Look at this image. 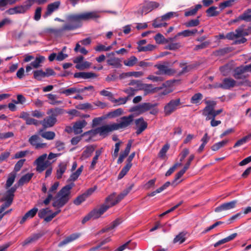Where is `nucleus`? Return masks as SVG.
<instances>
[{
  "mask_svg": "<svg viewBox=\"0 0 251 251\" xmlns=\"http://www.w3.org/2000/svg\"><path fill=\"white\" fill-rule=\"evenodd\" d=\"M79 90L75 87H71L67 89L60 90L59 93L65 94L67 96L79 92Z\"/></svg>",
  "mask_w": 251,
  "mask_h": 251,
  "instance_id": "44",
  "label": "nucleus"
},
{
  "mask_svg": "<svg viewBox=\"0 0 251 251\" xmlns=\"http://www.w3.org/2000/svg\"><path fill=\"white\" fill-rule=\"evenodd\" d=\"M155 105L151 104L150 103H143L139 105L134 106L132 108V111H137L140 113H144L152 107H153Z\"/></svg>",
  "mask_w": 251,
  "mask_h": 251,
  "instance_id": "16",
  "label": "nucleus"
},
{
  "mask_svg": "<svg viewBox=\"0 0 251 251\" xmlns=\"http://www.w3.org/2000/svg\"><path fill=\"white\" fill-rule=\"evenodd\" d=\"M180 99H176L171 100L164 106V112L165 115H170L175 111L181 105Z\"/></svg>",
  "mask_w": 251,
  "mask_h": 251,
  "instance_id": "7",
  "label": "nucleus"
},
{
  "mask_svg": "<svg viewBox=\"0 0 251 251\" xmlns=\"http://www.w3.org/2000/svg\"><path fill=\"white\" fill-rule=\"evenodd\" d=\"M131 189V187H129L125 190H124L122 193H121L118 196L116 195V200L117 203H119L122 200H123L125 197H126L130 191Z\"/></svg>",
  "mask_w": 251,
  "mask_h": 251,
  "instance_id": "49",
  "label": "nucleus"
},
{
  "mask_svg": "<svg viewBox=\"0 0 251 251\" xmlns=\"http://www.w3.org/2000/svg\"><path fill=\"white\" fill-rule=\"evenodd\" d=\"M228 142V141L227 140H224L216 143L211 147V150L213 151H217L221 148L224 147Z\"/></svg>",
  "mask_w": 251,
  "mask_h": 251,
  "instance_id": "46",
  "label": "nucleus"
},
{
  "mask_svg": "<svg viewBox=\"0 0 251 251\" xmlns=\"http://www.w3.org/2000/svg\"><path fill=\"white\" fill-rule=\"evenodd\" d=\"M34 78L38 80H41L43 78L45 77L44 72L42 70H36L33 72Z\"/></svg>",
  "mask_w": 251,
  "mask_h": 251,
  "instance_id": "59",
  "label": "nucleus"
},
{
  "mask_svg": "<svg viewBox=\"0 0 251 251\" xmlns=\"http://www.w3.org/2000/svg\"><path fill=\"white\" fill-rule=\"evenodd\" d=\"M135 124L136 126V133L137 135L141 134L147 128L148 124L142 118L136 119L135 121Z\"/></svg>",
  "mask_w": 251,
  "mask_h": 251,
  "instance_id": "15",
  "label": "nucleus"
},
{
  "mask_svg": "<svg viewBox=\"0 0 251 251\" xmlns=\"http://www.w3.org/2000/svg\"><path fill=\"white\" fill-rule=\"evenodd\" d=\"M80 236V233H75L67 237L64 240L60 242L58 244V247H61L71 242L75 241Z\"/></svg>",
  "mask_w": 251,
  "mask_h": 251,
  "instance_id": "24",
  "label": "nucleus"
},
{
  "mask_svg": "<svg viewBox=\"0 0 251 251\" xmlns=\"http://www.w3.org/2000/svg\"><path fill=\"white\" fill-rule=\"evenodd\" d=\"M138 59L134 56H131L129 58L124 61L125 65L128 67H132L137 62Z\"/></svg>",
  "mask_w": 251,
  "mask_h": 251,
  "instance_id": "42",
  "label": "nucleus"
},
{
  "mask_svg": "<svg viewBox=\"0 0 251 251\" xmlns=\"http://www.w3.org/2000/svg\"><path fill=\"white\" fill-rule=\"evenodd\" d=\"M41 138L38 135L31 136L28 140L29 143L36 149H44L47 147L46 143H40Z\"/></svg>",
  "mask_w": 251,
  "mask_h": 251,
  "instance_id": "10",
  "label": "nucleus"
},
{
  "mask_svg": "<svg viewBox=\"0 0 251 251\" xmlns=\"http://www.w3.org/2000/svg\"><path fill=\"white\" fill-rule=\"evenodd\" d=\"M91 63L88 61H85L80 64H77L75 66V68L78 70H82L85 69L90 68Z\"/></svg>",
  "mask_w": 251,
  "mask_h": 251,
  "instance_id": "64",
  "label": "nucleus"
},
{
  "mask_svg": "<svg viewBox=\"0 0 251 251\" xmlns=\"http://www.w3.org/2000/svg\"><path fill=\"white\" fill-rule=\"evenodd\" d=\"M202 6L201 4H197L194 7H191L190 8L187 9L185 11V16L186 17L194 16L196 15L197 11L201 8Z\"/></svg>",
  "mask_w": 251,
  "mask_h": 251,
  "instance_id": "32",
  "label": "nucleus"
},
{
  "mask_svg": "<svg viewBox=\"0 0 251 251\" xmlns=\"http://www.w3.org/2000/svg\"><path fill=\"white\" fill-rule=\"evenodd\" d=\"M202 98L203 95L200 93H198L191 97L190 101L193 104H199Z\"/></svg>",
  "mask_w": 251,
  "mask_h": 251,
  "instance_id": "40",
  "label": "nucleus"
},
{
  "mask_svg": "<svg viewBox=\"0 0 251 251\" xmlns=\"http://www.w3.org/2000/svg\"><path fill=\"white\" fill-rule=\"evenodd\" d=\"M185 233L180 232L175 237L174 239L173 242L174 243H178L179 244H181L185 241Z\"/></svg>",
  "mask_w": 251,
  "mask_h": 251,
  "instance_id": "54",
  "label": "nucleus"
},
{
  "mask_svg": "<svg viewBox=\"0 0 251 251\" xmlns=\"http://www.w3.org/2000/svg\"><path fill=\"white\" fill-rule=\"evenodd\" d=\"M159 3L155 1H150L145 4L142 9V13L147 14L159 6Z\"/></svg>",
  "mask_w": 251,
  "mask_h": 251,
  "instance_id": "17",
  "label": "nucleus"
},
{
  "mask_svg": "<svg viewBox=\"0 0 251 251\" xmlns=\"http://www.w3.org/2000/svg\"><path fill=\"white\" fill-rule=\"evenodd\" d=\"M107 63L114 68H119L121 66V60L119 58L115 57V52H112L107 54Z\"/></svg>",
  "mask_w": 251,
  "mask_h": 251,
  "instance_id": "12",
  "label": "nucleus"
},
{
  "mask_svg": "<svg viewBox=\"0 0 251 251\" xmlns=\"http://www.w3.org/2000/svg\"><path fill=\"white\" fill-rule=\"evenodd\" d=\"M33 176V173H27L23 176L18 181V186H22L25 183L28 182Z\"/></svg>",
  "mask_w": 251,
  "mask_h": 251,
  "instance_id": "37",
  "label": "nucleus"
},
{
  "mask_svg": "<svg viewBox=\"0 0 251 251\" xmlns=\"http://www.w3.org/2000/svg\"><path fill=\"white\" fill-rule=\"evenodd\" d=\"M237 234L236 233H233V234H231L230 235L228 236V237H227L225 238H224L222 240H220L219 241H218L217 242L215 243L214 244V247H217L221 245H222L226 243L229 242V241L232 240L233 239H234L237 236Z\"/></svg>",
  "mask_w": 251,
  "mask_h": 251,
  "instance_id": "31",
  "label": "nucleus"
},
{
  "mask_svg": "<svg viewBox=\"0 0 251 251\" xmlns=\"http://www.w3.org/2000/svg\"><path fill=\"white\" fill-rule=\"evenodd\" d=\"M42 8L40 6L37 7L35 10L33 19L36 21H38L41 19L42 15Z\"/></svg>",
  "mask_w": 251,
  "mask_h": 251,
  "instance_id": "61",
  "label": "nucleus"
},
{
  "mask_svg": "<svg viewBox=\"0 0 251 251\" xmlns=\"http://www.w3.org/2000/svg\"><path fill=\"white\" fill-rule=\"evenodd\" d=\"M102 153V149L98 150L95 151L94 156L92 159L91 165L90 166V169L94 170L95 168L96 165L98 163V160Z\"/></svg>",
  "mask_w": 251,
  "mask_h": 251,
  "instance_id": "33",
  "label": "nucleus"
},
{
  "mask_svg": "<svg viewBox=\"0 0 251 251\" xmlns=\"http://www.w3.org/2000/svg\"><path fill=\"white\" fill-rule=\"evenodd\" d=\"M131 147V143L129 142L127 144L126 147V148L124 151L123 152L121 153V154L119 157V158L117 160V163L118 164L121 163L123 161L125 158L127 156V155L128 154V153L130 152Z\"/></svg>",
  "mask_w": 251,
  "mask_h": 251,
  "instance_id": "29",
  "label": "nucleus"
},
{
  "mask_svg": "<svg viewBox=\"0 0 251 251\" xmlns=\"http://www.w3.org/2000/svg\"><path fill=\"white\" fill-rule=\"evenodd\" d=\"M141 86L140 90H144L146 94L154 93L162 89L161 87H153L152 84H142Z\"/></svg>",
  "mask_w": 251,
  "mask_h": 251,
  "instance_id": "21",
  "label": "nucleus"
},
{
  "mask_svg": "<svg viewBox=\"0 0 251 251\" xmlns=\"http://www.w3.org/2000/svg\"><path fill=\"white\" fill-rule=\"evenodd\" d=\"M46 96L50 100L49 103L51 105H59L62 103V101L57 100V96L56 95L48 94Z\"/></svg>",
  "mask_w": 251,
  "mask_h": 251,
  "instance_id": "38",
  "label": "nucleus"
},
{
  "mask_svg": "<svg viewBox=\"0 0 251 251\" xmlns=\"http://www.w3.org/2000/svg\"><path fill=\"white\" fill-rule=\"evenodd\" d=\"M134 116L130 115L123 116L117 120V122L113 123L116 130L124 129L128 127L133 123Z\"/></svg>",
  "mask_w": 251,
  "mask_h": 251,
  "instance_id": "5",
  "label": "nucleus"
},
{
  "mask_svg": "<svg viewBox=\"0 0 251 251\" xmlns=\"http://www.w3.org/2000/svg\"><path fill=\"white\" fill-rule=\"evenodd\" d=\"M97 129L99 134L101 136H106L109 132L116 130L113 124L105 125L97 127Z\"/></svg>",
  "mask_w": 251,
  "mask_h": 251,
  "instance_id": "13",
  "label": "nucleus"
},
{
  "mask_svg": "<svg viewBox=\"0 0 251 251\" xmlns=\"http://www.w3.org/2000/svg\"><path fill=\"white\" fill-rule=\"evenodd\" d=\"M95 150V147L93 145L86 146L81 155L80 159L85 160L91 156Z\"/></svg>",
  "mask_w": 251,
  "mask_h": 251,
  "instance_id": "20",
  "label": "nucleus"
},
{
  "mask_svg": "<svg viewBox=\"0 0 251 251\" xmlns=\"http://www.w3.org/2000/svg\"><path fill=\"white\" fill-rule=\"evenodd\" d=\"M244 70L245 69L244 66H240L238 67H237L234 70V74L233 76L235 78H239V75L245 73Z\"/></svg>",
  "mask_w": 251,
  "mask_h": 251,
  "instance_id": "63",
  "label": "nucleus"
},
{
  "mask_svg": "<svg viewBox=\"0 0 251 251\" xmlns=\"http://www.w3.org/2000/svg\"><path fill=\"white\" fill-rule=\"evenodd\" d=\"M16 176V174L15 172H12L9 174L8 178L5 184L6 189H8L12 185V184L14 182Z\"/></svg>",
  "mask_w": 251,
  "mask_h": 251,
  "instance_id": "41",
  "label": "nucleus"
},
{
  "mask_svg": "<svg viewBox=\"0 0 251 251\" xmlns=\"http://www.w3.org/2000/svg\"><path fill=\"white\" fill-rule=\"evenodd\" d=\"M199 18L200 17H198L197 19L190 20L186 22L184 25L187 27L197 26L200 24Z\"/></svg>",
  "mask_w": 251,
  "mask_h": 251,
  "instance_id": "58",
  "label": "nucleus"
},
{
  "mask_svg": "<svg viewBox=\"0 0 251 251\" xmlns=\"http://www.w3.org/2000/svg\"><path fill=\"white\" fill-rule=\"evenodd\" d=\"M66 20L69 23L64 25L59 29H54L52 32L59 35L65 31H71L81 26V22L83 20L82 13L71 14L66 16Z\"/></svg>",
  "mask_w": 251,
  "mask_h": 251,
  "instance_id": "1",
  "label": "nucleus"
},
{
  "mask_svg": "<svg viewBox=\"0 0 251 251\" xmlns=\"http://www.w3.org/2000/svg\"><path fill=\"white\" fill-rule=\"evenodd\" d=\"M100 11H93L90 12H83V20L88 21L90 20H94L100 17Z\"/></svg>",
  "mask_w": 251,
  "mask_h": 251,
  "instance_id": "18",
  "label": "nucleus"
},
{
  "mask_svg": "<svg viewBox=\"0 0 251 251\" xmlns=\"http://www.w3.org/2000/svg\"><path fill=\"white\" fill-rule=\"evenodd\" d=\"M51 210L49 208H43L40 209L38 213L40 218H44L51 214Z\"/></svg>",
  "mask_w": 251,
  "mask_h": 251,
  "instance_id": "45",
  "label": "nucleus"
},
{
  "mask_svg": "<svg viewBox=\"0 0 251 251\" xmlns=\"http://www.w3.org/2000/svg\"><path fill=\"white\" fill-rule=\"evenodd\" d=\"M68 163L67 162H63L58 165L56 173V177L57 179H59L62 177V175L67 169Z\"/></svg>",
  "mask_w": 251,
  "mask_h": 251,
  "instance_id": "25",
  "label": "nucleus"
},
{
  "mask_svg": "<svg viewBox=\"0 0 251 251\" xmlns=\"http://www.w3.org/2000/svg\"><path fill=\"white\" fill-rule=\"evenodd\" d=\"M47 158V154L44 153L35 160L34 163L36 165V170L37 172L41 173L50 166L51 163L49 160H46Z\"/></svg>",
  "mask_w": 251,
  "mask_h": 251,
  "instance_id": "6",
  "label": "nucleus"
},
{
  "mask_svg": "<svg viewBox=\"0 0 251 251\" xmlns=\"http://www.w3.org/2000/svg\"><path fill=\"white\" fill-rule=\"evenodd\" d=\"M217 7L216 6H211L207 9L206 12L208 17L217 16L220 13V12L217 10Z\"/></svg>",
  "mask_w": 251,
  "mask_h": 251,
  "instance_id": "47",
  "label": "nucleus"
},
{
  "mask_svg": "<svg viewBox=\"0 0 251 251\" xmlns=\"http://www.w3.org/2000/svg\"><path fill=\"white\" fill-rule=\"evenodd\" d=\"M131 189V187H129L125 190H124L122 193H121L118 196L116 195V200L117 203H119L122 200H123L125 197H126L130 191Z\"/></svg>",
  "mask_w": 251,
  "mask_h": 251,
  "instance_id": "52",
  "label": "nucleus"
},
{
  "mask_svg": "<svg viewBox=\"0 0 251 251\" xmlns=\"http://www.w3.org/2000/svg\"><path fill=\"white\" fill-rule=\"evenodd\" d=\"M116 193H113L112 194L108 196L105 199V203L102 204L103 207H107V209L110 207L116 205L117 203L116 202Z\"/></svg>",
  "mask_w": 251,
  "mask_h": 251,
  "instance_id": "23",
  "label": "nucleus"
},
{
  "mask_svg": "<svg viewBox=\"0 0 251 251\" xmlns=\"http://www.w3.org/2000/svg\"><path fill=\"white\" fill-rule=\"evenodd\" d=\"M131 189V187H129L125 190H124L122 193H121L118 196L116 195V200L117 203H119L122 200H123L125 197H126L130 191Z\"/></svg>",
  "mask_w": 251,
  "mask_h": 251,
  "instance_id": "50",
  "label": "nucleus"
},
{
  "mask_svg": "<svg viewBox=\"0 0 251 251\" xmlns=\"http://www.w3.org/2000/svg\"><path fill=\"white\" fill-rule=\"evenodd\" d=\"M131 167V166L130 164H126L119 173L118 178L119 179H122L127 174Z\"/></svg>",
  "mask_w": 251,
  "mask_h": 251,
  "instance_id": "55",
  "label": "nucleus"
},
{
  "mask_svg": "<svg viewBox=\"0 0 251 251\" xmlns=\"http://www.w3.org/2000/svg\"><path fill=\"white\" fill-rule=\"evenodd\" d=\"M131 189V187H129L125 190H124L122 193H121L118 196L116 195V200L117 203H119L122 200H123L125 197H126L130 191Z\"/></svg>",
  "mask_w": 251,
  "mask_h": 251,
  "instance_id": "51",
  "label": "nucleus"
},
{
  "mask_svg": "<svg viewBox=\"0 0 251 251\" xmlns=\"http://www.w3.org/2000/svg\"><path fill=\"white\" fill-rule=\"evenodd\" d=\"M63 113L64 110L60 108L50 109L47 112L49 116L40 121V124L45 128L52 127L57 122L56 117Z\"/></svg>",
  "mask_w": 251,
  "mask_h": 251,
  "instance_id": "3",
  "label": "nucleus"
},
{
  "mask_svg": "<svg viewBox=\"0 0 251 251\" xmlns=\"http://www.w3.org/2000/svg\"><path fill=\"white\" fill-rule=\"evenodd\" d=\"M237 202L236 200H234L228 202L224 203L220 206L216 207L215 211L216 212H220L223 211L228 210L234 208Z\"/></svg>",
  "mask_w": 251,
  "mask_h": 251,
  "instance_id": "14",
  "label": "nucleus"
},
{
  "mask_svg": "<svg viewBox=\"0 0 251 251\" xmlns=\"http://www.w3.org/2000/svg\"><path fill=\"white\" fill-rule=\"evenodd\" d=\"M83 170V166L81 165L75 172H74L71 174L69 178V180L73 181L76 180L81 174Z\"/></svg>",
  "mask_w": 251,
  "mask_h": 251,
  "instance_id": "39",
  "label": "nucleus"
},
{
  "mask_svg": "<svg viewBox=\"0 0 251 251\" xmlns=\"http://www.w3.org/2000/svg\"><path fill=\"white\" fill-rule=\"evenodd\" d=\"M34 4V0H26L23 5H20L24 13L29 11Z\"/></svg>",
  "mask_w": 251,
  "mask_h": 251,
  "instance_id": "36",
  "label": "nucleus"
},
{
  "mask_svg": "<svg viewBox=\"0 0 251 251\" xmlns=\"http://www.w3.org/2000/svg\"><path fill=\"white\" fill-rule=\"evenodd\" d=\"M131 189V187H129L125 190H124L122 193H121L118 196L116 195V200L117 203H119L122 200H123L125 197H126L130 191Z\"/></svg>",
  "mask_w": 251,
  "mask_h": 251,
  "instance_id": "48",
  "label": "nucleus"
},
{
  "mask_svg": "<svg viewBox=\"0 0 251 251\" xmlns=\"http://www.w3.org/2000/svg\"><path fill=\"white\" fill-rule=\"evenodd\" d=\"M45 58L43 56H40L36 58L35 60L30 63V65L34 68H37L40 66V64L43 62Z\"/></svg>",
  "mask_w": 251,
  "mask_h": 251,
  "instance_id": "53",
  "label": "nucleus"
},
{
  "mask_svg": "<svg viewBox=\"0 0 251 251\" xmlns=\"http://www.w3.org/2000/svg\"><path fill=\"white\" fill-rule=\"evenodd\" d=\"M155 67L158 70L156 74L158 75H173L176 71L164 64H157Z\"/></svg>",
  "mask_w": 251,
  "mask_h": 251,
  "instance_id": "11",
  "label": "nucleus"
},
{
  "mask_svg": "<svg viewBox=\"0 0 251 251\" xmlns=\"http://www.w3.org/2000/svg\"><path fill=\"white\" fill-rule=\"evenodd\" d=\"M13 200L10 199L8 197L4 196L1 199V201H4V202L1 205L5 209L9 207L12 204Z\"/></svg>",
  "mask_w": 251,
  "mask_h": 251,
  "instance_id": "62",
  "label": "nucleus"
},
{
  "mask_svg": "<svg viewBox=\"0 0 251 251\" xmlns=\"http://www.w3.org/2000/svg\"><path fill=\"white\" fill-rule=\"evenodd\" d=\"M237 82L230 78H226L223 79L222 83H216L213 86L214 88H222L225 89H229L236 85Z\"/></svg>",
  "mask_w": 251,
  "mask_h": 251,
  "instance_id": "8",
  "label": "nucleus"
},
{
  "mask_svg": "<svg viewBox=\"0 0 251 251\" xmlns=\"http://www.w3.org/2000/svg\"><path fill=\"white\" fill-rule=\"evenodd\" d=\"M60 5L61 2L60 1H55L49 4L47 6L46 11L44 13L43 17L46 18L50 16L53 12L59 9Z\"/></svg>",
  "mask_w": 251,
  "mask_h": 251,
  "instance_id": "9",
  "label": "nucleus"
},
{
  "mask_svg": "<svg viewBox=\"0 0 251 251\" xmlns=\"http://www.w3.org/2000/svg\"><path fill=\"white\" fill-rule=\"evenodd\" d=\"M5 13L8 15L24 14L20 5L9 8L5 11Z\"/></svg>",
  "mask_w": 251,
  "mask_h": 251,
  "instance_id": "34",
  "label": "nucleus"
},
{
  "mask_svg": "<svg viewBox=\"0 0 251 251\" xmlns=\"http://www.w3.org/2000/svg\"><path fill=\"white\" fill-rule=\"evenodd\" d=\"M206 107L203 110L202 114L206 117V120H210L211 118H215L216 116L223 111L222 109L217 110L214 109L216 102L215 101L206 100Z\"/></svg>",
  "mask_w": 251,
  "mask_h": 251,
  "instance_id": "4",
  "label": "nucleus"
},
{
  "mask_svg": "<svg viewBox=\"0 0 251 251\" xmlns=\"http://www.w3.org/2000/svg\"><path fill=\"white\" fill-rule=\"evenodd\" d=\"M96 51L100 52L102 51H109L112 49V46H105L101 44H99L96 47L94 48Z\"/></svg>",
  "mask_w": 251,
  "mask_h": 251,
  "instance_id": "57",
  "label": "nucleus"
},
{
  "mask_svg": "<svg viewBox=\"0 0 251 251\" xmlns=\"http://www.w3.org/2000/svg\"><path fill=\"white\" fill-rule=\"evenodd\" d=\"M85 120H82L75 122L73 126V131L75 134H78L82 132V128L87 125Z\"/></svg>",
  "mask_w": 251,
  "mask_h": 251,
  "instance_id": "19",
  "label": "nucleus"
},
{
  "mask_svg": "<svg viewBox=\"0 0 251 251\" xmlns=\"http://www.w3.org/2000/svg\"><path fill=\"white\" fill-rule=\"evenodd\" d=\"M121 220L119 219H117L115 221H113L109 225L107 226V227L100 230L99 232V233L101 234L105 232L113 229L116 227H117L118 225H119L121 224Z\"/></svg>",
  "mask_w": 251,
  "mask_h": 251,
  "instance_id": "27",
  "label": "nucleus"
},
{
  "mask_svg": "<svg viewBox=\"0 0 251 251\" xmlns=\"http://www.w3.org/2000/svg\"><path fill=\"white\" fill-rule=\"evenodd\" d=\"M38 211V209L37 207H34L31 210H29L23 217L22 219L20 222V223L21 224H23L27 219L33 218L36 214Z\"/></svg>",
  "mask_w": 251,
  "mask_h": 251,
  "instance_id": "26",
  "label": "nucleus"
},
{
  "mask_svg": "<svg viewBox=\"0 0 251 251\" xmlns=\"http://www.w3.org/2000/svg\"><path fill=\"white\" fill-rule=\"evenodd\" d=\"M18 186H17L16 184L13 187H11L6 192L4 196L13 200L14 197V193L15 192Z\"/></svg>",
  "mask_w": 251,
  "mask_h": 251,
  "instance_id": "56",
  "label": "nucleus"
},
{
  "mask_svg": "<svg viewBox=\"0 0 251 251\" xmlns=\"http://www.w3.org/2000/svg\"><path fill=\"white\" fill-rule=\"evenodd\" d=\"M39 133L43 138L49 140H53L55 136L53 131H44L43 129H40Z\"/></svg>",
  "mask_w": 251,
  "mask_h": 251,
  "instance_id": "30",
  "label": "nucleus"
},
{
  "mask_svg": "<svg viewBox=\"0 0 251 251\" xmlns=\"http://www.w3.org/2000/svg\"><path fill=\"white\" fill-rule=\"evenodd\" d=\"M74 186L75 184L73 182L64 186L54 198L52 206L59 208L67 203L71 198V190Z\"/></svg>",
  "mask_w": 251,
  "mask_h": 251,
  "instance_id": "2",
  "label": "nucleus"
},
{
  "mask_svg": "<svg viewBox=\"0 0 251 251\" xmlns=\"http://www.w3.org/2000/svg\"><path fill=\"white\" fill-rule=\"evenodd\" d=\"M41 237L40 234H35L26 239L22 243L23 246H26L28 244L33 243Z\"/></svg>",
  "mask_w": 251,
  "mask_h": 251,
  "instance_id": "35",
  "label": "nucleus"
},
{
  "mask_svg": "<svg viewBox=\"0 0 251 251\" xmlns=\"http://www.w3.org/2000/svg\"><path fill=\"white\" fill-rule=\"evenodd\" d=\"M107 210V207H103L102 205L99 208H96L91 211L89 213L92 219H95L99 218Z\"/></svg>",
  "mask_w": 251,
  "mask_h": 251,
  "instance_id": "22",
  "label": "nucleus"
},
{
  "mask_svg": "<svg viewBox=\"0 0 251 251\" xmlns=\"http://www.w3.org/2000/svg\"><path fill=\"white\" fill-rule=\"evenodd\" d=\"M178 16V14L177 12H169L165 15H163L161 17L162 21H167L168 20L174 17H177Z\"/></svg>",
  "mask_w": 251,
  "mask_h": 251,
  "instance_id": "60",
  "label": "nucleus"
},
{
  "mask_svg": "<svg viewBox=\"0 0 251 251\" xmlns=\"http://www.w3.org/2000/svg\"><path fill=\"white\" fill-rule=\"evenodd\" d=\"M198 30L196 29L193 30H185L181 32H178L176 35V37L179 36H183L184 37H188L192 36L197 33Z\"/></svg>",
  "mask_w": 251,
  "mask_h": 251,
  "instance_id": "43",
  "label": "nucleus"
},
{
  "mask_svg": "<svg viewBox=\"0 0 251 251\" xmlns=\"http://www.w3.org/2000/svg\"><path fill=\"white\" fill-rule=\"evenodd\" d=\"M237 21L251 22V9H248L237 18Z\"/></svg>",
  "mask_w": 251,
  "mask_h": 251,
  "instance_id": "28",
  "label": "nucleus"
}]
</instances>
